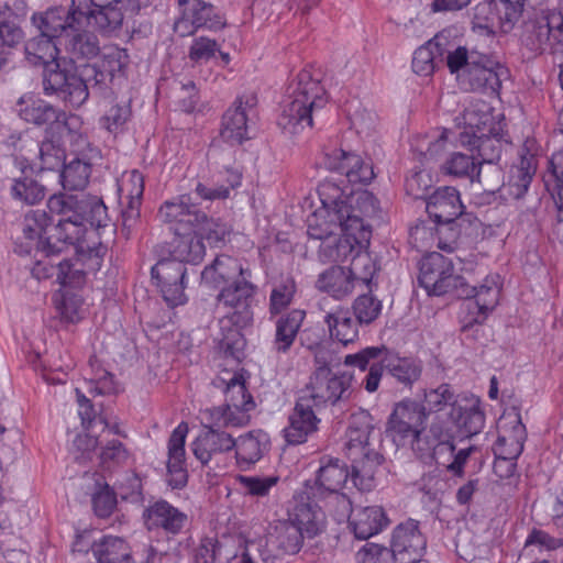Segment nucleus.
<instances>
[{"label":"nucleus","instance_id":"obj_1","mask_svg":"<svg viewBox=\"0 0 563 563\" xmlns=\"http://www.w3.org/2000/svg\"><path fill=\"white\" fill-rule=\"evenodd\" d=\"M321 206L307 218L309 238L320 240L323 263L351 261L347 267L356 286L372 290L378 266L368 252L372 228L368 219L379 212L376 197L368 190L341 187L334 179L318 186Z\"/></svg>","mask_w":563,"mask_h":563},{"label":"nucleus","instance_id":"obj_2","mask_svg":"<svg viewBox=\"0 0 563 563\" xmlns=\"http://www.w3.org/2000/svg\"><path fill=\"white\" fill-rule=\"evenodd\" d=\"M47 208L53 217H58L53 225L47 224L48 218L42 211H34L25 219V238L35 241L36 251L43 256L34 264L32 275L45 279L56 272L57 282L63 287L80 285L82 269L75 268L69 260L56 261L55 257L68 249L82 253L86 223L96 229L107 227V207L97 196L57 194L49 197Z\"/></svg>","mask_w":563,"mask_h":563},{"label":"nucleus","instance_id":"obj_3","mask_svg":"<svg viewBox=\"0 0 563 563\" xmlns=\"http://www.w3.org/2000/svg\"><path fill=\"white\" fill-rule=\"evenodd\" d=\"M426 408L410 399L397 402L386 422V435L397 448L411 450L420 460H431L440 450L455 451L453 433L437 417L426 427Z\"/></svg>","mask_w":563,"mask_h":563},{"label":"nucleus","instance_id":"obj_4","mask_svg":"<svg viewBox=\"0 0 563 563\" xmlns=\"http://www.w3.org/2000/svg\"><path fill=\"white\" fill-rule=\"evenodd\" d=\"M59 46H63L59 41L41 32L26 43L25 55L30 63L43 65L45 93L55 95L66 104L78 108L89 98L88 86L74 63L59 57Z\"/></svg>","mask_w":563,"mask_h":563},{"label":"nucleus","instance_id":"obj_5","mask_svg":"<svg viewBox=\"0 0 563 563\" xmlns=\"http://www.w3.org/2000/svg\"><path fill=\"white\" fill-rule=\"evenodd\" d=\"M327 103L328 95L320 80L309 70H301L280 106L277 123L285 132L298 134L312 126L313 118Z\"/></svg>","mask_w":563,"mask_h":563},{"label":"nucleus","instance_id":"obj_6","mask_svg":"<svg viewBox=\"0 0 563 563\" xmlns=\"http://www.w3.org/2000/svg\"><path fill=\"white\" fill-rule=\"evenodd\" d=\"M19 117L34 125H47L48 131L68 137L75 151H84L88 145L87 134L82 131V121L78 115H67L40 97L26 93L16 102Z\"/></svg>","mask_w":563,"mask_h":563},{"label":"nucleus","instance_id":"obj_7","mask_svg":"<svg viewBox=\"0 0 563 563\" xmlns=\"http://www.w3.org/2000/svg\"><path fill=\"white\" fill-rule=\"evenodd\" d=\"M157 216L161 221L172 224L176 230H194L210 245L224 243L231 234V228L227 223L209 219L197 208L191 195H179L165 201Z\"/></svg>","mask_w":563,"mask_h":563},{"label":"nucleus","instance_id":"obj_8","mask_svg":"<svg viewBox=\"0 0 563 563\" xmlns=\"http://www.w3.org/2000/svg\"><path fill=\"white\" fill-rule=\"evenodd\" d=\"M249 277L244 276L223 286L217 296L218 305L231 310L228 316L219 320L223 333L220 340L221 345L227 350L238 343L235 338L240 336V329L249 325L253 320L251 307L256 286L249 280Z\"/></svg>","mask_w":563,"mask_h":563},{"label":"nucleus","instance_id":"obj_9","mask_svg":"<svg viewBox=\"0 0 563 563\" xmlns=\"http://www.w3.org/2000/svg\"><path fill=\"white\" fill-rule=\"evenodd\" d=\"M497 430L494 470L498 476L506 478L515 474L516 460L523 451L527 432L520 413L515 409L501 415L497 422Z\"/></svg>","mask_w":563,"mask_h":563},{"label":"nucleus","instance_id":"obj_10","mask_svg":"<svg viewBox=\"0 0 563 563\" xmlns=\"http://www.w3.org/2000/svg\"><path fill=\"white\" fill-rule=\"evenodd\" d=\"M503 289V278L493 273L485 276L479 285L473 286L467 292L470 298L463 302L460 312L462 330L465 331L474 324H482L499 303Z\"/></svg>","mask_w":563,"mask_h":563},{"label":"nucleus","instance_id":"obj_11","mask_svg":"<svg viewBox=\"0 0 563 563\" xmlns=\"http://www.w3.org/2000/svg\"><path fill=\"white\" fill-rule=\"evenodd\" d=\"M88 12L80 3L71 0L69 8L52 7L43 13L32 16L34 25L45 35H51L62 44L78 25H91Z\"/></svg>","mask_w":563,"mask_h":563},{"label":"nucleus","instance_id":"obj_12","mask_svg":"<svg viewBox=\"0 0 563 563\" xmlns=\"http://www.w3.org/2000/svg\"><path fill=\"white\" fill-rule=\"evenodd\" d=\"M88 12L89 21L99 32L112 34L121 29L123 20L140 10L139 0H75Z\"/></svg>","mask_w":563,"mask_h":563},{"label":"nucleus","instance_id":"obj_13","mask_svg":"<svg viewBox=\"0 0 563 563\" xmlns=\"http://www.w3.org/2000/svg\"><path fill=\"white\" fill-rule=\"evenodd\" d=\"M523 42L536 53L544 51L548 46L563 47V11H539L534 19L526 24Z\"/></svg>","mask_w":563,"mask_h":563},{"label":"nucleus","instance_id":"obj_14","mask_svg":"<svg viewBox=\"0 0 563 563\" xmlns=\"http://www.w3.org/2000/svg\"><path fill=\"white\" fill-rule=\"evenodd\" d=\"M459 278L453 273L451 260L432 252L420 264L419 283L429 295L441 296L457 286Z\"/></svg>","mask_w":563,"mask_h":563},{"label":"nucleus","instance_id":"obj_15","mask_svg":"<svg viewBox=\"0 0 563 563\" xmlns=\"http://www.w3.org/2000/svg\"><path fill=\"white\" fill-rule=\"evenodd\" d=\"M472 65L471 70L462 74L460 88L470 91H479L488 95H497L501 87V80L507 75V69L492 57L479 53V58Z\"/></svg>","mask_w":563,"mask_h":563},{"label":"nucleus","instance_id":"obj_16","mask_svg":"<svg viewBox=\"0 0 563 563\" xmlns=\"http://www.w3.org/2000/svg\"><path fill=\"white\" fill-rule=\"evenodd\" d=\"M306 537L288 520L278 521L267 536L263 563H279L286 556L300 552Z\"/></svg>","mask_w":563,"mask_h":563},{"label":"nucleus","instance_id":"obj_17","mask_svg":"<svg viewBox=\"0 0 563 563\" xmlns=\"http://www.w3.org/2000/svg\"><path fill=\"white\" fill-rule=\"evenodd\" d=\"M180 16L174 24V30L180 36L191 35L197 29L216 30L224 22L216 13L214 8L203 0H178Z\"/></svg>","mask_w":563,"mask_h":563},{"label":"nucleus","instance_id":"obj_18","mask_svg":"<svg viewBox=\"0 0 563 563\" xmlns=\"http://www.w3.org/2000/svg\"><path fill=\"white\" fill-rule=\"evenodd\" d=\"M323 164L325 168L345 176L351 184H368L375 177L369 161L343 148H325Z\"/></svg>","mask_w":563,"mask_h":563},{"label":"nucleus","instance_id":"obj_19","mask_svg":"<svg viewBox=\"0 0 563 563\" xmlns=\"http://www.w3.org/2000/svg\"><path fill=\"white\" fill-rule=\"evenodd\" d=\"M444 427L453 433L452 443L456 435L468 438L482 431L485 424V415L481 408V400L471 396L459 400L451 408L449 420L440 419Z\"/></svg>","mask_w":563,"mask_h":563},{"label":"nucleus","instance_id":"obj_20","mask_svg":"<svg viewBox=\"0 0 563 563\" xmlns=\"http://www.w3.org/2000/svg\"><path fill=\"white\" fill-rule=\"evenodd\" d=\"M351 376L333 373L329 366H320L311 377L309 398L314 406L335 404L343 398L350 387Z\"/></svg>","mask_w":563,"mask_h":563},{"label":"nucleus","instance_id":"obj_21","mask_svg":"<svg viewBox=\"0 0 563 563\" xmlns=\"http://www.w3.org/2000/svg\"><path fill=\"white\" fill-rule=\"evenodd\" d=\"M537 146L533 140H527L519 151V161L512 165L508 180L503 185L505 196L522 198L529 189L537 170Z\"/></svg>","mask_w":563,"mask_h":563},{"label":"nucleus","instance_id":"obj_22","mask_svg":"<svg viewBox=\"0 0 563 563\" xmlns=\"http://www.w3.org/2000/svg\"><path fill=\"white\" fill-rule=\"evenodd\" d=\"M308 488L294 497V506L288 511V521L302 534L312 539L325 528V515L321 507L310 499Z\"/></svg>","mask_w":563,"mask_h":563},{"label":"nucleus","instance_id":"obj_23","mask_svg":"<svg viewBox=\"0 0 563 563\" xmlns=\"http://www.w3.org/2000/svg\"><path fill=\"white\" fill-rule=\"evenodd\" d=\"M336 498L343 508V514H350V527L356 538L366 540L387 527L389 521L382 507L369 506L352 509L345 495H338Z\"/></svg>","mask_w":563,"mask_h":563},{"label":"nucleus","instance_id":"obj_24","mask_svg":"<svg viewBox=\"0 0 563 563\" xmlns=\"http://www.w3.org/2000/svg\"><path fill=\"white\" fill-rule=\"evenodd\" d=\"M255 106L253 96L239 97L222 117L221 137L234 145L250 139L249 115Z\"/></svg>","mask_w":563,"mask_h":563},{"label":"nucleus","instance_id":"obj_25","mask_svg":"<svg viewBox=\"0 0 563 563\" xmlns=\"http://www.w3.org/2000/svg\"><path fill=\"white\" fill-rule=\"evenodd\" d=\"M188 430V424L180 422L173 430L167 443V482L175 489L183 488L188 479L185 450Z\"/></svg>","mask_w":563,"mask_h":563},{"label":"nucleus","instance_id":"obj_26","mask_svg":"<svg viewBox=\"0 0 563 563\" xmlns=\"http://www.w3.org/2000/svg\"><path fill=\"white\" fill-rule=\"evenodd\" d=\"M129 65V55L125 49L118 46L103 47L100 56L93 65H86L82 68V75L90 76L98 85H107L117 77L124 76Z\"/></svg>","mask_w":563,"mask_h":563},{"label":"nucleus","instance_id":"obj_27","mask_svg":"<svg viewBox=\"0 0 563 563\" xmlns=\"http://www.w3.org/2000/svg\"><path fill=\"white\" fill-rule=\"evenodd\" d=\"M454 121L461 129L459 140L462 145H474L473 137L496 124L489 106L482 100L472 101Z\"/></svg>","mask_w":563,"mask_h":563},{"label":"nucleus","instance_id":"obj_28","mask_svg":"<svg viewBox=\"0 0 563 563\" xmlns=\"http://www.w3.org/2000/svg\"><path fill=\"white\" fill-rule=\"evenodd\" d=\"M190 448L195 457L202 465H207L217 455L231 451L234 448V439L210 423L191 442Z\"/></svg>","mask_w":563,"mask_h":563},{"label":"nucleus","instance_id":"obj_29","mask_svg":"<svg viewBox=\"0 0 563 563\" xmlns=\"http://www.w3.org/2000/svg\"><path fill=\"white\" fill-rule=\"evenodd\" d=\"M426 209L434 223H451L463 213L460 192L450 186L438 188L428 198Z\"/></svg>","mask_w":563,"mask_h":563},{"label":"nucleus","instance_id":"obj_30","mask_svg":"<svg viewBox=\"0 0 563 563\" xmlns=\"http://www.w3.org/2000/svg\"><path fill=\"white\" fill-rule=\"evenodd\" d=\"M312 405L306 396L298 399L289 417V424L284 429L285 439L289 444L303 443L317 430L319 419L312 409Z\"/></svg>","mask_w":563,"mask_h":563},{"label":"nucleus","instance_id":"obj_31","mask_svg":"<svg viewBox=\"0 0 563 563\" xmlns=\"http://www.w3.org/2000/svg\"><path fill=\"white\" fill-rule=\"evenodd\" d=\"M350 473L345 463L339 459L323 457L317 471L316 487H311L313 497H323L325 493L339 494L347 483Z\"/></svg>","mask_w":563,"mask_h":563},{"label":"nucleus","instance_id":"obj_32","mask_svg":"<svg viewBox=\"0 0 563 563\" xmlns=\"http://www.w3.org/2000/svg\"><path fill=\"white\" fill-rule=\"evenodd\" d=\"M244 276H251L250 271L244 269L238 258L220 255L202 271L201 283L209 288L217 289L229 285L230 280H236V277L242 278Z\"/></svg>","mask_w":563,"mask_h":563},{"label":"nucleus","instance_id":"obj_33","mask_svg":"<svg viewBox=\"0 0 563 563\" xmlns=\"http://www.w3.org/2000/svg\"><path fill=\"white\" fill-rule=\"evenodd\" d=\"M427 548L424 536L419 530V525L413 519L398 525L391 539V549L396 554H409L410 561L419 562Z\"/></svg>","mask_w":563,"mask_h":563},{"label":"nucleus","instance_id":"obj_34","mask_svg":"<svg viewBox=\"0 0 563 563\" xmlns=\"http://www.w3.org/2000/svg\"><path fill=\"white\" fill-rule=\"evenodd\" d=\"M118 194L122 203L126 208L122 212L124 224L134 220L140 214V207L144 192V177L136 170L124 172L118 179Z\"/></svg>","mask_w":563,"mask_h":563},{"label":"nucleus","instance_id":"obj_35","mask_svg":"<svg viewBox=\"0 0 563 563\" xmlns=\"http://www.w3.org/2000/svg\"><path fill=\"white\" fill-rule=\"evenodd\" d=\"M269 437L262 430H252L234 439L235 460L240 468L246 470L257 463L268 451Z\"/></svg>","mask_w":563,"mask_h":563},{"label":"nucleus","instance_id":"obj_36","mask_svg":"<svg viewBox=\"0 0 563 563\" xmlns=\"http://www.w3.org/2000/svg\"><path fill=\"white\" fill-rule=\"evenodd\" d=\"M143 517L147 529L162 528L173 534L178 533L187 521L186 514L165 500H158L148 506Z\"/></svg>","mask_w":563,"mask_h":563},{"label":"nucleus","instance_id":"obj_37","mask_svg":"<svg viewBox=\"0 0 563 563\" xmlns=\"http://www.w3.org/2000/svg\"><path fill=\"white\" fill-rule=\"evenodd\" d=\"M213 385L222 389L225 395V405L240 406V408H254L255 404L247 393L245 379L242 373L223 371L214 380Z\"/></svg>","mask_w":563,"mask_h":563},{"label":"nucleus","instance_id":"obj_38","mask_svg":"<svg viewBox=\"0 0 563 563\" xmlns=\"http://www.w3.org/2000/svg\"><path fill=\"white\" fill-rule=\"evenodd\" d=\"M474 145H467L476 150L482 164H494L500 158L504 144L508 143L501 123L497 122L486 131H482L476 137H473Z\"/></svg>","mask_w":563,"mask_h":563},{"label":"nucleus","instance_id":"obj_39","mask_svg":"<svg viewBox=\"0 0 563 563\" xmlns=\"http://www.w3.org/2000/svg\"><path fill=\"white\" fill-rule=\"evenodd\" d=\"M330 338L346 346L358 339L357 320L354 321L349 309L336 307L324 316Z\"/></svg>","mask_w":563,"mask_h":563},{"label":"nucleus","instance_id":"obj_40","mask_svg":"<svg viewBox=\"0 0 563 563\" xmlns=\"http://www.w3.org/2000/svg\"><path fill=\"white\" fill-rule=\"evenodd\" d=\"M169 225L170 229L174 230L175 234L177 235L172 250V258L176 260L181 264L199 263L203 258L206 253V247L201 241L200 235L197 234L191 229L176 230L172 224Z\"/></svg>","mask_w":563,"mask_h":563},{"label":"nucleus","instance_id":"obj_41","mask_svg":"<svg viewBox=\"0 0 563 563\" xmlns=\"http://www.w3.org/2000/svg\"><path fill=\"white\" fill-rule=\"evenodd\" d=\"M317 287L335 299H343L353 292L356 285L349 269L336 265L319 275Z\"/></svg>","mask_w":563,"mask_h":563},{"label":"nucleus","instance_id":"obj_42","mask_svg":"<svg viewBox=\"0 0 563 563\" xmlns=\"http://www.w3.org/2000/svg\"><path fill=\"white\" fill-rule=\"evenodd\" d=\"M242 174L235 168L227 169V177L224 184L208 185L198 181L195 188L186 195L192 196V201L198 207V200L201 201H216L229 198L232 189L241 185Z\"/></svg>","mask_w":563,"mask_h":563},{"label":"nucleus","instance_id":"obj_43","mask_svg":"<svg viewBox=\"0 0 563 563\" xmlns=\"http://www.w3.org/2000/svg\"><path fill=\"white\" fill-rule=\"evenodd\" d=\"M372 431L373 424L369 416L361 415L354 417L346 432V448L350 459L366 455L367 452H375L369 448V435Z\"/></svg>","mask_w":563,"mask_h":563},{"label":"nucleus","instance_id":"obj_44","mask_svg":"<svg viewBox=\"0 0 563 563\" xmlns=\"http://www.w3.org/2000/svg\"><path fill=\"white\" fill-rule=\"evenodd\" d=\"M305 311L294 309L276 321L274 349L279 353L287 352L294 344L297 333L305 319Z\"/></svg>","mask_w":563,"mask_h":563},{"label":"nucleus","instance_id":"obj_45","mask_svg":"<svg viewBox=\"0 0 563 563\" xmlns=\"http://www.w3.org/2000/svg\"><path fill=\"white\" fill-rule=\"evenodd\" d=\"M88 27L99 31L93 24L78 25V29L62 43L65 49L76 58H91L100 51L97 36Z\"/></svg>","mask_w":563,"mask_h":563},{"label":"nucleus","instance_id":"obj_46","mask_svg":"<svg viewBox=\"0 0 563 563\" xmlns=\"http://www.w3.org/2000/svg\"><path fill=\"white\" fill-rule=\"evenodd\" d=\"M443 55L444 49L440 37L435 36L415 51L412 70L419 76H431L438 64L443 60Z\"/></svg>","mask_w":563,"mask_h":563},{"label":"nucleus","instance_id":"obj_47","mask_svg":"<svg viewBox=\"0 0 563 563\" xmlns=\"http://www.w3.org/2000/svg\"><path fill=\"white\" fill-rule=\"evenodd\" d=\"M387 372L404 385H411L421 375V363L411 357H401L386 349V353L382 358Z\"/></svg>","mask_w":563,"mask_h":563},{"label":"nucleus","instance_id":"obj_48","mask_svg":"<svg viewBox=\"0 0 563 563\" xmlns=\"http://www.w3.org/2000/svg\"><path fill=\"white\" fill-rule=\"evenodd\" d=\"M98 563H133L129 544L119 537L106 536L92 547Z\"/></svg>","mask_w":563,"mask_h":563},{"label":"nucleus","instance_id":"obj_49","mask_svg":"<svg viewBox=\"0 0 563 563\" xmlns=\"http://www.w3.org/2000/svg\"><path fill=\"white\" fill-rule=\"evenodd\" d=\"M352 473L351 481L360 490H371L375 487V473L382 463V457L376 452H367L351 459Z\"/></svg>","mask_w":563,"mask_h":563},{"label":"nucleus","instance_id":"obj_50","mask_svg":"<svg viewBox=\"0 0 563 563\" xmlns=\"http://www.w3.org/2000/svg\"><path fill=\"white\" fill-rule=\"evenodd\" d=\"M441 169L444 174L454 177H467L471 183H478L485 187L481 177V163L478 158L463 153H452L442 164Z\"/></svg>","mask_w":563,"mask_h":563},{"label":"nucleus","instance_id":"obj_51","mask_svg":"<svg viewBox=\"0 0 563 563\" xmlns=\"http://www.w3.org/2000/svg\"><path fill=\"white\" fill-rule=\"evenodd\" d=\"M23 40L20 18L10 9L0 12V67L11 49Z\"/></svg>","mask_w":563,"mask_h":563},{"label":"nucleus","instance_id":"obj_52","mask_svg":"<svg viewBox=\"0 0 563 563\" xmlns=\"http://www.w3.org/2000/svg\"><path fill=\"white\" fill-rule=\"evenodd\" d=\"M482 8L489 10L492 22L496 21L503 32H509L522 14L523 0H490Z\"/></svg>","mask_w":563,"mask_h":563},{"label":"nucleus","instance_id":"obj_53","mask_svg":"<svg viewBox=\"0 0 563 563\" xmlns=\"http://www.w3.org/2000/svg\"><path fill=\"white\" fill-rule=\"evenodd\" d=\"M254 408L224 405L206 411L207 420L218 429L240 428L250 422V411Z\"/></svg>","mask_w":563,"mask_h":563},{"label":"nucleus","instance_id":"obj_54","mask_svg":"<svg viewBox=\"0 0 563 563\" xmlns=\"http://www.w3.org/2000/svg\"><path fill=\"white\" fill-rule=\"evenodd\" d=\"M449 137L446 129L434 131L431 134L418 135L411 141V148L417 153L421 161H429L440 155Z\"/></svg>","mask_w":563,"mask_h":563},{"label":"nucleus","instance_id":"obj_55","mask_svg":"<svg viewBox=\"0 0 563 563\" xmlns=\"http://www.w3.org/2000/svg\"><path fill=\"white\" fill-rule=\"evenodd\" d=\"M91 165L79 158H74L64 165L59 181L66 190H82L88 184Z\"/></svg>","mask_w":563,"mask_h":563},{"label":"nucleus","instance_id":"obj_56","mask_svg":"<svg viewBox=\"0 0 563 563\" xmlns=\"http://www.w3.org/2000/svg\"><path fill=\"white\" fill-rule=\"evenodd\" d=\"M476 58H479V53L470 51L465 46H457L446 52V66L451 75L455 77L457 85L462 80V74L471 70L472 65L476 63Z\"/></svg>","mask_w":563,"mask_h":563},{"label":"nucleus","instance_id":"obj_57","mask_svg":"<svg viewBox=\"0 0 563 563\" xmlns=\"http://www.w3.org/2000/svg\"><path fill=\"white\" fill-rule=\"evenodd\" d=\"M151 274L157 286L162 287L169 283L185 282L186 269L184 264L170 257L158 261L152 267Z\"/></svg>","mask_w":563,"mask_h":563},{"label":"nucleus","instance_id":"obj_58","mask_svg":"<svg viewBox=\"0 0 563 563\" xmlns=\"http://www.w3.org/2000/svg\"><path fill=\"white\" fill-rule=\"evenodd\" d=\"M69 141L68 137H60L58 134L57 140L46 139L38 146V158L41 161V169H55L62 165L65 159V150L62 146V141Z\"/></svg>","mask_w":563,"mask_h":563},{"label":"nucleus","instance_id":"obj_59","mask_svg":"<svg viewBox=\"0 0 563 563\" xmlns=\"http://www.w3.org/2000/svg\"><path fill=\"white\" fill-rule=\"evenodd\" d=\"M358 324H371L382 313V301L371 294L357 296L352 305Z\"/></svg>","mask_w":563,"mask_h":563},{"label":"nucleus","instance_id":"obj_60","mask_svg":"<svg viewBox=\"0 0 563 563\" xmlns=\"http://www.w3.org/2000/svg\"><path fill=\"white\" fill-rule=\"evenodd\" d=\"M57 309L62 318L70 323L79 322L86 313L82 297L66 288L60 295V300L57 302Z\"/></svg>","mask_w":563,"mask_h":563},{"label":"nucleus","instance_id":"obj_61","mask_svg":"<svg viewBox=\"0 0 563 563\" xmlns=\"http://www.w3.org/2000/svg\"><path fill=\"white\" fill-rule=\"evenodd\" d=\"M11 195L14 199L26 205H35L44 198L45 192L44 188L34 179L20 177L13 180Z\"/></svg>","mask_w":563,"mask_h":563},{"label":"nucleus","instance_id":"obj_62","mask_svg":"<svg viewBox=\"0 0 563 563\" xmlns=\"http://www.w3.org/2000/svg\"><path fill=\"white\" fill-rule=\"evenodd\" d=\"M296 284L292 278L286 277L274 285L269 297V311L277 314L286 309L295 295Z\"/></svg>","mask_w":563,"mask_h":563},{"label":"nucleus","instance_id":"obj_63","mask_svg":"<svg viewBox=\"0 0 563 563\" xmlns=\"http://www.w3.org/2000/svg\"><path fill=\"white\" fill-rule=\"evenodd\" d=\"M236 482L246 494L257 497L267 496L271 489L277 484V476H246L239 475Z\"/></svg>","mask_w":563,"mask_h":563},{"label":"nucleus","instance_id":"obj_64","mask_svg":"<svg viewBox=\"0 0 563 563\" xmlns=\"http://www.w3.org/2000/svg\"><path fill=\"white\" fill-rule=\"evenodd\" d=\"M459 401L455 399L454 391L449 384H441L435 388H430L424 393L426 407L431 411H440L446 405L453 407Z\"/></svg>","mask_w":563,"mask_h":563}]
</instances>
